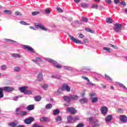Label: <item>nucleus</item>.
I'll list each match as a JSON object with an SVG mask.
<instances>
[{"mask_svg": "<svg viewBox=\"0 0 127 127\" xmlns=\"http://www.w3.org/2000/svg\"><path fill=\"white\" fill-rule=\"evenodd\" d=\"M46 60L48 61V62H51L53 64L54 67L56 68H58V69H61V68H63V69H65V70H68V71H72L73 70V67L68 66H62L61 65L58 64L57 62H55L53 60L50 59V58H46Z\"/></svg>", "mask_w": 127, "mask_h": 127, "instance_id": "nucleus-1", "label": "nucleus"}, {"mask_svg": "<svg viewBox=\"0 0 127 127\" xmlns=\"http://www.w3.org/2000/svg\"><path fill=\"white\" fill-rule=\"evenodd\" d=\"M35 27L30 26L29 28L30 29H33V30H37L39 28H40L42 30H44V31H47V29L45 28L44 25H42L41 23H38L35 25Z\"/></svg>", "mask_w": 127, "mask_h": 127, "instance_id": "nucleus-2", "label": "nucleus"}, {"mask_svg": "<svg viewBox=\"0 0 127 127\" xmlns=\"http://www.w3.org/2000/svg\"><path fill=\"white\" fill-rule=\"evenodd\" d=\"M89 96L90 97L92 103H97L99 100V98L96 96V93L95 92L90 93Z\"/></svg>", "mask_w": 127, "mask_h": 127, "instance_id": "nucleus-3", "label": "nucleus"}, {"mask_svg": "<svg viewBox=\"0 0 127 127\" xmlns=\"http://www.w3.org/2000/svg\"><path fill=\"white\" fill-rule=\"evenodd\" d=\"M4 92H6V93H9L10 92H13L14 90V88L12 86H5L2 88Z\"/></svg>", "mask_w": 127, "mask_h": 127, "instance_id": "nucleus-4", "label": "nucleus"}, {"mask_svg": "<svg viewBox=\"0 0 127 127\" xmlns=\"http://www.w3.org/2000/svg\"><path fill=\"white\" fill-rule=\"evenodd\" d=\"M61 90L62 91H66V92H70L71 91V87L68 85V84L67 83H64L62 88Z\"/></svg>", "mask_w": 127, "mask_h": 127, "instance_id": "nucleus-5", "label": "nucleus"}, {"mask_svg": "<svg viewBox=\"0 0 127 127\" xmlns=\"http://www.w3.org/2000/svg\"><path fill=\"white\" fill-rule=\"evenodd\" d=\"M69 39H70L73 42H74V43H76V44H83V43H82L81 41L75 38V37L71 35H69Z\"/></svg>", "mask_w": 127, "mask_h": 127, "instance_id": "nucleus-6", "label": "nucleus"}, {"mask_svg": "<svg viewBox=\"0 0 127 127\" xmlns=\"http://www.w3.org/2000/svg\"><path fill=\"white\" fill-rule=\"evenodd\" d=\"M26 125H31L32 122H34V118L29 117V118H26L24 121Z\"/></svg>", "mask_w": 127, "mask_h": 127, "instance_id": "nucleus-7", "label": "nucleus"}, {"mask_svg": "<svg viewBox=\"0 0 127 127\" xmlns=\"http://www.w3.org/2000/svg\"><path fill=\"white\" fill-rule=\"evenodd\" d=\"M122 24L119 23H116L115 24L114 30L116 32H119L121 31L122 29Z\"/></svg>", "mask_w": 127, "mask_h": 127, "instance_id": "nucleus-8", "label": "nucleus"}, {"mask_svg": "<svg viewBox=\"0 0 127 127\" xmlns=\"http://www.w3.org/2000/svg\"><path fill=\"white\" fill-rule=\"evenodd\" d=\"M66 111L68 112L69 114H71V115H75V114L77 113V111L75 110L74 107L67 108Z\"/></svg>", "mask_w": 127, "mask_h": 127, "instance_id": "nucleus-9", "label": "nucleus"}, {"mask_svg": "<svg viewBox=\"0 0 127 127\" xmlns=\"http://www.w3.org/2000/svg\"><path fill=\"white\" fill-rule=\"evenodd\" d=\"M23 47L24 49H27L28 51H29V52H31L32 53H34L35 52L34 49L30 46L24 45H23Z\"/></svg>", "mask_w": 127, "mask_h": 127, "instance_id": "nucleus-10", "label": "nucleus"}, {"mask_svg": "<svg viewBox=\"0 0 127 127\" xmlns=\"http://www.w3.org/2000/svg\"><path fill=\"white\" fill-rule=\"evenodd\" d=\"M120 120L123 123H126L127 121V117L125 115H121L120 116Z\"/></svg>", "mask_w": 127, "mask_h": 127, "instance_id": "nucleus-11", "label": "nucleus"}, {"mask_svg": "<svg viewBox=\"0 0 127 127\" xmlns=\"http://www.w3.org/2000/svg\"><path fill=\"white\" fill-rule=\"evenodd\" d=\"M112 120H113V116L111 115H109L105 118V121L106 123L111 122Z\"/></svg>", "mask_w": 127, "mask_h": 127, "instance_id": "nucleus-12", "label": "nucleus"}, {"mask_svg": "<svg viewBox=\"0 0 127 127\" xmlns=\"http://www.w3.org/2000/svg\"><path fill=\"white\" fill-rule=\"evenodd\" d=\"M18 123L17 122H10L8 124V125L9 127H16L17 126Z\"/></svg>", "mask_w": 127, "mask_h": 127, "instance_id": "nucleus-13", "label": "nucleus"}, {"mask_svg": "<svg viewBox=\"0 0 127 127\" xmlns=\"http://www.w3.org/2000/svg\"><path fill=\"white\" fill-rule=\"evenodd\" d=\"M92 127H99L101 126V124L99 123V121L97 120L92 124Z\"/></svg>", "mask_w": 127, "mask_h": 127, "instance_id": "nucleus-14", "label": "nucleus"}, {"mask_svg": "<svg viewBox=\"0 0 127 127\" xmlns=\"http://www.w3.org/2000/svg\"><path fill=\"white\" fill-rule=\"evenodd\" d=\"M101 113L103 115H107L108 113V108L106 107H102L101 109Z\"/></svg>", "mask_w": 127, "mask_h": 127, "instance_id": "nucleus-15", "label": "nucleus"}, {"mask_svg": "<svg viewBox=\"0 0 127 127\" xmlns=\"http://www.w3.org/2000/svg\"><path fill=\"white\" fill-rule=\"evenodd\" d=\"M37 79L38 81H42V80H43V75L42 74V73L40 72L38 74Z\"/></svg>", "mask_w": 127, "mask_h": 127, "instance_id": "nucleus-16", "label": "nucleus"}, {"mask_svg": "<svg viewBox=\"0 0 127 127\" xmlns=\"http://www.w3.org/2000/svg\"><path fill=\"white\" fill-rule=\"evenodd\" d=\"M67 122L74 123V118L72 116H68L67 117Z\"/></svg>", "mask_w": 127, "mask_h": 127, "instance_id": "nucleus-17", "label": "nucleus"}, {"mask_svg": "<svg viewBox=\"0 0 127 127\" xmlns=\"http://www.w3.org/2000/svg\"><path fill=\"white\" fill-rule=\"evenodd\" d=\"M63 99L65 102H67V103H69V102H71V97L65 96H64Z\"/></svg>", "mask_w": 127, "mask_h": 127, "instance_id": "nucleus-18", "label": "nucleus"}, {"mask_svg": "<svg viewBox=\"0 0 127 127\" xmlns=\"http://www.w3.org/2000/svg\"><path fill=\"white\" fill-rule=\"evenodd\" d=\"M26 110H28V111H32V110H34V105H30L28 106L26 108Z\"/></svg>", "mask_w": 127, "mask_h": 127, "instance_id": "nucleus-19", "label": "nucleus"}, {"mask_svg": "<svg viewBox=\"0 0 127 127\" xmlns=\"http://www.w3.org/2000/svg\"><path fill=\"white\" fill-rule=\"evenodd\" d=\"M27 89V86H24V87H19V90L21 91L22 93H23L24 94V92H25V90Z\"/></svg>", "mask_w": 127, "mask_h": 127, "instance_id": "nucleus-20", "label": "nucleus"}, {"mask_svg": "<svg viewBox=\"0 0 127 127\" xmlns=\"http://www.w3.org/2000/svg\"><path fill=\"white\" fill-rule=\"evenodd\" d=\"M116 84L117 85H119V86L120 87H121V88H123V89H124V90H127V87H126V86H125V85H124L123 83H121L120 82H116Z\"/></svg>", "mask_w": 127, "mask_h": 127, "instance_id": "nucleus-21", "label": "nucleus"}, {"mask_svg": "<svg viewBox=\"0 0 127 127\" xmlns=\"http://www.w3.org/2000/svg\"><path fill=\"white\" fill-rule=\"evenodd\" d=\"M11 56L14 58H21V55L18 54H12Z\"/></svg>", "mask_w": 127, "mask_h": 127, "instance_id": "nucleus-22", "label": "nucleus"}, {"mask_svg": "<svg viewBox=\"0 0 127 127\" xmlns=\"http://www.w3.org/2000/svg\"><path fill=\"white\" fill-rule=\"evenodd\" d=\"M7 42H9V43H12L13 42L15 44V45H18V42L15 41L14 40H11V39H7Z\"/></svg>", "mask_w": 127, "mask_h": 127, "instance_id": "nucleus-23", "label": "nucleus"}, {"mask_svg": "<svg viewBox=\"0 0 127 127\" xmlns=\"http://www.w3.org/2000/svg\"><path fill=\"white\" fill-rule=\"evenodd\" d=\"M3 89L2 88L0 87V99L3 98Z\"/></svg>", "mask_w": 127, "mask_h": 127, "instance_id": "nucleus-24", "label": "nucleus"}, {"mask_svg": "<svg viewBox=\"0 0 127 127\" xmlns=\"http://www.w3.org/2000/svg\"><path fill=\"white\" fill-rule=\"evenodd\" d=\"M52 104H48L45 106V109H47V110H50V109H52Z\"/></svg>", "mask_w": 127, "mask_h": 127, "instance_id": "nucleus-25", "label": "nucleus"}, {"mask_svg": "<svg viewBox=\"0 0 127 127\" xmlns=\"http://www.w3.org/2000/svg\"><path fill=\"white\" fill-rule=\"evenodd\" d=\"M6 69H7V66H6V65H3L0 66V70H1L2 71H5Z\"/></svg>", "mask_w": 127, "mask_h": 127, "instance_id": "nucleus-26", "label": "nucleus"}, {"mask_svg": "<svg viewBox=\"0 0 127 127\" xmlns=\"http://www.w3.org/2000/svg\"><path fill=\"white\" fill-rule=\"evenodd\" d=\"M70 99H72V100H78V99H79V97L77 95H72L70 96Z\"/></svg>", "mask_w": 127, "mask_h": 127, "instance_id": "nucleus-27", "label": "nucleus"}, {"mask_svg": "<svg viewBox=\"0 0 127 127\" xmlns=\"http://www.w3.org/2000/svg\"><path fill=\"white\" fill-rule=\"evenodd\" d=\"M34 99L36 102H40L41 101V97L40 96H35Z\"/></svg>", "mask_w": 127, "mask_h": 127, "instance_id": "nucleus-28", "label": "nucleus"}, {"mask_svg": "<svg viewBox=\"0 0 127 127\" xmlns=\"http://www.w3.org/2000/svg\"><path fill=\"white\" fill-rule=\"evenodd\" d=\"M40 121L41 122H47V121H48V118L43 117L40 119Z\"/></svg>", "mask_w": 127, "mask_h": 127, "instance_id": "nucleus-29", "label": "nucleus"}, {"mask_svg": "<svg viewBox=\"0 0 127 127\" xmlns=\"http://www.w3.org/2000/svg\"><path fill=\"white\" fill-rule=\"evenodd\" d=\"M20 67L19 66H15L14 67V72H19L20 71Z\"/></svg>", "mask_w": 127, "mask_h": 127, "instance_id": "nucleus-30", "label": "nucleus"}, {"mask_svg": "<svg viewBox=\"0 0 127 127\" xmlns=\"http://www.w3.org/2000/svg\"><path fill=\"white\" fill-rule=\"evenodd\" d=\"M80 103H87V102H88V99L85 98H82L80 99Z\"/></svg>", "mask_w": 127, "mask_h": 127, "instance_id": "nucleus-31", "label": "nucleus"}, {"mask_svg": "<svg viewBox=\"0 0 127 127\" xmlns=\"http://www.w3.org/2000/svg\"><path fill=\"white\" fill-rule=\"evenodd\" d=\"M89 6V4H87L86 3H81V7H83L85 8V7H88Z\"/></svg>", "mask_w": 127, "mask_h": 127, "instance_id": "nucleus-32", "label": "nucleus"}, {"mask_svg": "<svg viewBox=\"0 0 127 127\" xmlns=\"http://www.w3.org/2000/svg\"><path fill=\"white\" fill-rule=\"evenodd\" d=\"M32 61L37 63V62H40V61H41V59L40 58H36L35 60H33Z\"/></svg>", "mask_w": 127, "mask_h": 127, "instance_id": "nucleus-33", "label": "nucleus"}, {"mask_svg": "<svg viewBox=\"0 0 127 127\" xmlns=\"http://www.w3.org/2000/svg\"><path fill=\"white\" fill-rule=\"evenodd\" d=\"M56 121L58 122L61 123V121H62V118L61 117V116H58L56 118Z\"/></svg>", "mask_w": 127, "mask_h": 127, "instance_id": "nucleus-34", "label": "nucleus"}, {"mask_svg": "<svg viewBox=\"0 0 127 127\" xmlns=\"http://www.w3.org/2000/svg\"><path fill=\"white\" fill-rule=\"evenodd\" d=\"M60 113V111L58 109H56L54 110L53 115L55 116L56 115H58Z\"/></svg>", "mask_w": 127, "mask_h": 127, "instance_id": "nucleus-35", "label": "nucleus"}, {"mask_svg": "<svg viewBox=\"0 0 127 127\" xmlns=\"http://www.w3.org/2000/svg\"><path fill=\"white\" fill-rule=\"evenodd\" d=\"M20 116L23 117L24 116H26L27 115V112L25 111H21L20 113Z\"/></svg>", "mask_w": 127, "mask_h": 127, "instance_id": "nucleus-36", "label": "nucleus"}, {"mask_svg": "<svg viewBox=\"0 0 127 127\" xmlns=\"http://www.w3.org/2000/svg\"><path fill=\"white\" fill-rule=\"evenodd\" d=\"M106 22L107 23H112L113 22V20L111 18H108L106 19Z\"/></svg>", "mask_w": 127, "mask_h": 127, "instance_id": "nucleus-37", "label": "nucleus"}, {"mask_svg": "<svg viewBox=\"0 0 127 127\" xmlns=\"http://www.w3.org/2000/svg\"><path fill=\"white\" fill-rule=\"evenodd\" d=\"M86 85H88V86H96V84L90 82V80L89 81H87V82L86 83Z\"/></svg>", "mask_w": 127, "mask_h": 127, "instance_id": "nucleus-38", "label": "nucleus"}, {"mask_svg": "<svg viewBox=\"0 0 127 127\" xmlns=\"http://www.w3.org/2000/svg\"><path fill=\"white\" fill-rule=\"evenodd\" d=\"M31 93H32L31 90L26 89V90H25L24 94H31Z\"/></svg>", "mask_w": 127, "mask_h": 127, "instance_id": "nucleus-39", "label": "nucleus"}, {"mask_svg": "<svg viewBox=\"0 0 127 127\" xmlns=\"http://www.w3.org/2000/svg\"><path fill=\"white\" fill-rule=\"evenodd\" d=\"M52 78H53V79H59L60 77L58 74H54L52 75Z\"/></svg>", "mask_w": 127, "mask_h": 127, "instance_id": "nucleus-40", "label": "nucleus"}, {"mask_svg": "<svg viewBox=\"0 0 127 127\" xmlns=\"http://www.w3.org/2000/svg\"><path fill=\"white\" fill-rule=\"evenodd\" d=\"M42 87L44 90H47L48 88V84H44Z\"/></svg>", "mask_w": 127, "mask_h": 127, "instance_id": "nucleus-41", "label": "nucleus"}, {"mask_svg": "<svg viewBox=\"0 0 127 127\" xmlns=\"http://www.w3.org/2000/svg\"><path fill=\"white\" fill-rule=\"evenodd\" d=\"M4 13H5V14H11V11L8 10H5L4 11Z\"/></svg>", "mask_w": 127, "mask_h": 127, "instance_id": "nucleus-42", "label": "nucleus"}, {"mask_svg": "<svg viewBox=\"0 0 127 127\" xmlns=\"http://www.w3.org/2000/svg\"><path fill=\"white\" fill-rule=\"evenodd\" d=\"M20 23L22 25H30V24L27 23L24 21H20Z\"/></svg>", "mask_w": 127, "mask_h": 127, "instance_id": "nucleus-43", "label": "nucleus"}, {"mask_svg": "<svg viewBox=\"0 0 127 127\" xmlns=\"http://www.w3.org/2000/svg\"><path fill=\"white\" fill-rule=\"evenodd\" d=\"M85 30L87 31V32H90V33H93V31L90 28H85Z\"/></svg>", "mask_w": 127, "mask_h": 127, "instance_id": "nucleus-44", "label": "nucleus"}, {"mask_svg": "<svg viewBox=\"0 0 127 127\" xmlns=\"http://www.w3.org/2000/svg\"><path fill=\"white\" fill-rule=\"evenodd\" d=\"M84 37H85V36H84L81 33L78 34V38L83 39V38H84Z\"/></svg>", "mask_w": 127, "mask_h": 127, "instance_id": "nucleus-45", "label": "nucleus"}, {"mask_svg": "<svg viewBox=\"0 0 127 127\" xmlns=\"http://www.w3.org/2000/svg\"><path fill=\"white\" fill-rule=\"evenodd\" d=\"M103 50H106V51L107 52H109V53H110V52H111V49H110V48H108L107 47H104Z\"/></svg>", "mask_w": 127, "mask_h": 127, "instance_id": "nucleus-46", "label": "nucleus"}, {"mask_svg": "<svg viewBox=\"0 0 127 127\" xmlns=\"http://www.w3.org/2000/svg\"><path fill=\"white\" fill-rule=\"evenodd\" d=\"M109 46L110 47H112V48H114V49H118V47L117 46H115L112 44H109Z\"/></svg>", "mask_w": 127, "mask_h": 127, "instance_id": "nucleus-47", "label": "nucleus"}, {"mask_svg": "<svg viewBox=\"0 0 127 127\" xmlns=\"http://www.w3.org/2000/svg\"><path fill=\"white\" fill-rule=\"evenodd\" d=\"M32 127H43V126H41L37 124H34Z\"/></svg>", "mask_w": 127, "mask_h": 127, "instance_id": "nucleus-48", "label": "nucleus"}, {"mask_svg": "<svg viewBox=\"0 0 127 127\" xmlns=\"http://www.w3.org/2000/svg\"><path fill=\"white\" fill-rule=\"evenodd\" d=\"M82 21H83L84 22H88V18H87L86 17H83L82 18Z\"/></svg>", "mask_w": 127, "mask_h": 127, "instance_id": "nucleus-49", "label": "nucleus"}, {"mask_svg": "<svg viewBox=\"0 0 127 127\" xmlns=\"http://www.w3.org/2000/svg\"><path fill=\"white\" fill-rule=\"evenodd\" d=\"M45 11L46 13H47L48 14H50V12H51V11H50V10L49 8H46Z\"/></svg>", "mask_w": 127, "mask_h": 127, "instance_id": "nucleus-50", "label": "nucleus"}, {"mask_svg": "<svg viewBox=\"0 0 127 127\" xmlns=\"http://www.w3.org/2000/svg\"><path fill=\"white\" fill-rule=\"evenodd\" d=\"M37 14H39V12L38 11H34L32 13V15L34 16V15H37Z\"/></svg>", "mask_w": 127, "mask_h": 127, "instance_id": "nucleus-51", "label": "nucleus"}, {"mask_svg": "<svg viewBox=\"0 0 127 127\" xmlns=\"http://www.w3.org/2000/svg\"><path fill=\"white\" fill-rule=\"evenodd\" d=\"M89 121L90 122V123H91V124H93V123H94V119H93L92 117H90L89 118Z\"/></svg>", "mask_w": 127, "mask_h": 127, "instance_id": "nucleus-52", "label": "nucleus"}, {"mask_svg": "<svg viewBox=\"0 0 127 127\" xmlns=\"http://www.w3.org/2000/svg\"><path fill=\"white\" fill-rule=\"evenodd\" d=\"M105 76L106 77V78H107V79H108L110 81H112V78H111V77H110L109 75L105 74Z\"/></svg>", "mask_w": 127, "mask_h": 127, "instance_id": "nucleus-53", "label": "nucleus"}, {"mask_svg": "<svg viewBox=\"0 0 127 127\" xmlns=\"http://www.w3.org/2000/svg\"><path fill=\"white\" fill-rule=\"evenodd\" d=\"M57 10H58L59 12H63V10H62V9L60 7H58L57 8Z\"/></svg>", "mask_w": 127, "mask_h": 127, "instance_id": "nucleus-54", "label": "nucleus"}, {"mask_svg": "<svg viewBox=\"0 0 127 127\" xmlns=\"http://www.w3.org/2000/svg\"><path fill=\"white\" fill-rule=\"evenodd\" d=\"M91 7L92 8H96V9H97V8H98V5L97 4H93L92 5Z\"/></svg>", "mask_w": 127, "mask_h": 127, "instance_id": "nucleus-55", "label": "nucleus"}, {"mask_svg": "<svg viewBox=\"0 0 127 127\" xmlns=\"http://www.w3.org/2000/svg\"><path fill=\"white\" fill-rule=\"evenodd\" d=\"M82 79H84V80H86L87 81H89L90 79L86 76H82Z\"/></svg>", "mask_w": 127, "mask_h": 127, "instance_id": "nucleus-56", "label": "nucleus"}, {"mask_svg": "<svg viewBox=\"0 0 127 127\" xmlns=\"http://www.w3.org/2000/svg\"><path fill=\"white\" fill-rule=\"evenodd\" d=\"M79 119L78 117H75L73 118V123L75 122V121H79Z\"/></svg>", "mask_w": 127, "mask_h": 127, "instance_id": "nucleus-57", "label": "nucleus"}, {"mask_svg": "<svg viewBox=\"0 0 127 127\" xmlns=\"http://www.w3.org/2000/svg\"><path fill=\"white\" fill-rule=\"evenodd\" d=\"M114 3H115L116 4L120 3V0H114Z\"/></svg>", "mask_w": 127, "mask_h": 127, "instance_id": "nucleus-58", "label": "nucleus"}, {"mask_svg": "<svg viewBox=\"0 0 127 127\" xmlns=\"http://www.w3.org/2000/svg\"><path fill=\"white\" fill-rule=\"evenodd\" d=\"M83 42L84 43H88V42H89V40H88L87 39H84Z\"/></svg>", "mask_w": 127, "mask_h": 127, "instance_id": "nucleus-59", "label": "nucleus"}, {"mask_svg": "<svg viewBox=\"0 0 127 127\" xmlns=\"http://www.w3.org/2000/svg\"><path fill=\"white\" fill-rule=\"evenodd\" d=\"M76 127H84V125L82 124H79Z\"/></svg>", "mask_w": 127, "mask_h": 127, "instance_id": "nucleus-60", "label": "nucleus"}, {"mask_svg": "<svg viewBox=\"0 0 127 127\" xmlns=\"http://www.w3.org/2000/svg\"><path fill=\"white\" fill-rule=\"evenodd\" d=\"M13 100L14 101H17L18 100V96H15L13 98Z\"/></svg>", "mask_w": 127, "mask_h": 127, "instance_id": "nucleus-61", "label": "nucleus"}, {"mask_svg": "<svg viewBox=\"0 0 127 127\" xmlns=\"http://www.w3.org/2000/svg\"><path fill=\"white\" fill-rule=\"evenodd\" d=\"M15 15H19V16H20V15H21V13H20V12H16L15 13Z\"/></svg>", "mask_w": 127, "mask_h": 127, "instance_id": "nucleus-62", "label": "nucleus"}, {"mask_svg": "<svg viewBox=\"0 0 127 127\" xmlns=\"http://www.w3.org/2000/svg\"><path fill=\"white\" fill-rule=\"evenodd\" d=\"M121 4H122V5L126 6L127 5V3H126V2L125 1H122V2H121Z\"/></svg>", "mask_w": 127, "mask_h": 127, "instance_id": "nucleus-63", "label": "nucleus"}, {"mask_svg": "<svg viewBox=\"0 0 127 127\" xmlns=\"http://www.w3.org/2000/svg\"><path fill=\"white\" fill-rule=\"evenodd\" d=\"M105 1L107 3H111L112 2V0H105Z\"/></svg>", "mask_w": 127, "mask_h": 127, "instance_id": "nucleus-64", "label": "nucleus"}]
</instances>
